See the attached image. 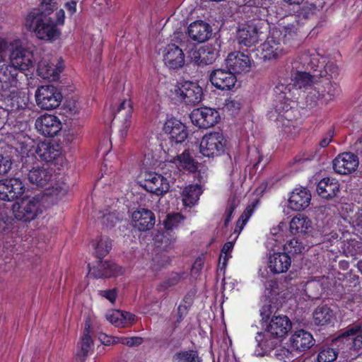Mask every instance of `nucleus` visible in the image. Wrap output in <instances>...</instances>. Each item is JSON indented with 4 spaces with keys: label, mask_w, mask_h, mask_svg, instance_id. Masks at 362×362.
Wrapping results in <instances>:
<instances>
[{
    "label": "nucleus",
    "mask_w": 362,
    "mask_h": 362,
    "mask_svg": "<svg viewBox=\"0 0 362 362\" xmlns=\"http://www.w3.org/2000/svg\"><path fill=\"white\" fill-rule=\"evenodd\" d=\"M292 76V83L286 84L279 83L274 88V107L268 112L270 120L276 123L285 132L292 133L291 127L293 126L297 111L291 106V102L296 98V91L310 86L313 77L305 70L295 69Z\"/></svg>",
    "instance_id": "f257e3e1"
},
{
    "label": "nucleus",
    "mask_w": 362,
    "mask_h": 362,
    "mask_svg": "<svg viewBox=\"0 0 362 362\" xmlns=\"http://www.w3.org/2000/svg\"><path fill=\"white\" fill-rule=\"evenodd\" d=\"M57 8L55 0H41L38 8L32 10L26 16L25 26L42 40L52 42L58 39L61 32L49 14Z\"/></svg>",
    "instance_id": "f03ea898"
},
{
    "label": "nucleus",
    "mask_w": 362,
    "mask_h": 362,
    "mask_svg": "<svg viewBox=\"0 0 362 362\" xmlns=\"http://www.w3.org/2000/svg\"><path fill=\"white\" fill-rule=\"evenodd\" d=\"M26 79V75L10 64L0 65V90L2 94L11 99L13 106L16 108L26 105L27 98L23 90L22 84Z\"/></svg>",
    "instance_id": "7ed1b4c3"
},
{
    "label": "nucleus",
    "mask_w": 362,
    "mask_h": 362,
    "mask_svg": "<svg viewBox=\"0 0 362 362\" xmlns=\"http://www.w3.org/2000/svg\"><path fill=\"white\" fill-rule=\"evenodd\" d=\"M291 328V322L287 316H273L265 330L257 334V346L265 351L274 349Z\"/></svg>",
    "instance_id": "20e7f679"
},
{
    "label": "nucleus",
    "mask_w": 362,
    "mask_h": 362,
    "mask_svg": "<svg viewBox=\"0 0 362 362\" xmlns=\"http://www.w3.org/2000/svg\"><path fill=\"white\" fill-rule=\"evenodd\" d=\"M13 214L18 221L28 222L42 212V205L38 197H26L13 204Z\"/></svg>",
    "instance_id": "39448f33"
},
{
    "label": "nucleus",
    "mask_w": 362,
    "mask_h": 362,
    "mask_svg": "<svg viewBox=\"0 0 362 362\" xmlns=\"http://www.w3.org/2000/svg\"><path fill=\"white\" fill-rule=\"evenodd\" d=\"M10 64L16 66L21 72L30 70L34 66L33 54L22 45L19 39L10 42Z\"/></svg>",
    "instance_id": "423d86ee"
},
{
    "label": "nucleus",
    "mask_w": 362,
    "mask_h": 362,
    "mask_svg": "<svg viewBox=\"0 0 362 362\" xmlns=\"http://www.w3.org/2000/svg\"><path fill=\"white\" fill-rule=\"evenodd\" d=\"M227 140L221 132H214L205 134L200 142V153L206 157L214 158L225 151Z\"/></svg>",
    "instance_id": "0eeeda50"
},
{
    "label": "nucleus",
    "mask_w": 362,
    "mask_h": 362,
    "mask_svg": "<svg viewBox=\"0 0 362 362\" xmlns=\"http://www.w3.org/2000/svg\"><path fill=\"white\" fill-rule=\"evenodd\" d=\"M175 98L187 105H198L202 100L203 91L196 82L189 81L180 83L173 90Z\"/></svg>",
    "instance_id": "6e6552de"
},
{
    "label": "nucleus",
    "mask_w": 362,
    "mask_h": 362,
    "mask_svg": "<svg viewBox=\"0 0 362 362\" xmlns=\"http://www.w3.org/2000/svg\"><path fill=\"white\" fill-rule=\"evenodd\" d=\"M35 97L37 105L46 110L58 107L63 98L60 90L52 85H44L38 87Z\"/></svg>",
    "instance_id": "1a4fd4ad"
},
{
    "label": "nucleus",
    "mask_w": 362,
    "mask_h": 362,
    "mask_svg": "<svg viewBox=\"0 0 362 362\" xmlns=\"http://www.w3.org/2000/svg\"><path fill=\"white\" fill-rule=\"evenodd\" d=\"M30 160H33V157L28 156L23 163L21 168L22 174L30 184L37 187L45 186L51 180L52 174L44 167L29 166L28 163Z\"/></svg>",
    "instance_id": "9d476101"
},
{
    "label": "nucleus",
    "mask_w": 362,
    "mask_h": 362,
    "mask_svg": "<svg viewBox=\"0 0 362 362\" xmlns=\"http://www.w3.org/2000/svg\"><path fill=\"white\" fill-rule=\"evenodd\" d=\"M359 165L356 155L351 152L339 154L332 161L334 171L339 175H350L354 173Z\"/></svg>",
    "instance_id": "9b49d317"
},
{
    "label": "nucleus",
    "mask_w": 362,
    "mask_h": 362,
    "mask_svg": "<svg viewBox=\"0 0 362 362\" xmlns=\"http://www.w3.org/2000/svg\"><path fill=\"white\" fill-rule=\"evenodd\" d=\"M220 118L218 112L210 107L194 109L190 114L192 122L199 128L207 129L215 125Z\"/></svg>",
    "instance_id": "f8f14e48"
},
{
    "label": "nucleus",
    "mask_w": 362,
    "mask_h": 362,
    "mask_svg": "<svg viewBox=\"0 0 362 362\" xmlns=\"http://www.w3.org/2000/svg\"><path fill=\"white\" fill-rule=\"evenodd\" d=\"M142 186L146 191L158 196L167 193L170 189V183L167 178L154 172L144 174Z\"/></svg>",
    "instance_id": "ddd939ff"
},
{
    "label": "nucleus",
    "mask_w": 362,
    "mask_h": 362,
    "mask_svg": "<svg viewBox=\"0 0 362 362\" xmlns=\"http://www.w3.org/2000/svg\"><path fill=\"white\" fill-rule=\"evenodd\" d=\"M35 128L45 136L52 137L62 129V125L59 119L53 115L45 114L35 120Z\"/></svg>",
    "instance_id": "4468645a"
},
{
    "label": "nucleus",
    "mask_w": 362,
    "mask_h": 362,
    "mask_svg": "<svg viewBox=\"0 0 362 362\" xmlns=\"http://www.w3.org/2000/svg\"><path fill=\"white\" fill-rule=\"evenodd\" d=\"M25 186L19 178L0 182V200L11 202L24 192Z\"/></svg>",
    "instance_id": "2eb2a0df"
},
{
    "label": "nucleus",
    "mask_w": 362,
    "mask_h": 362,
    "mask_svg": "<svg viewBox=\"0 0 362 362\" xmlns=\"http://www.w3.org/2000/svg\"><path fill=\"white\" fill-rule=\"evenodd\" d=\"M320 64V54L315 49L301 52L292 62L293 69L316 70Z\"/></svg>",
    "instance_id": "dca6fc26"
},
{
    "label": "nucleus",
    "mask_w": 362,
    "mask_h": 362,
    "mask_svg": "<svg viewBox=\"0 0 362 362\" xmlns=\"http://www.w3.org/2000/svg\"><path fill=\"white\" fill-rule=\"evenodd\" d=\"M286 52V47L282 45L280 38L274 33L261 45V54L264 59H276Z\"/></svg>",
    "instance_id": "f3484780"
},
{
    "label": "nucleus",
    "mask_w": 362,
    "mask_h": 362,
    "mask_svg": "<svg viewBox=\"0 0 362 362\" xmlns=\"http://www.w3.org/2000/svg\"><path fill=\"white\" fill-rule=\"evenodd\" d=\"M210 81L218 89L227 90H230L235 86L237 78L235 74L229 69L228 70L217 69L211 73Z\"/></svg>",
    "instance_id": "a211bd4d"
},
{
    "label": "nucleus",
    "mask_w": 362,
    "mask_h": 362,
    "mask_svg": "<svg viewBox=\"0 0 362 362\" xmlns=\"http://www.w3.org/2000/svg\"><path fill=\"white\" fill-rule=\"evenodd\" d=\"M226 64L235 74H240L250 71L251 60L247 54L240 52H234L228 55Z\"/></svg>",
    "instance_id": "6ab92c4d"
},
{
    "label": "nucleus",
    "mask_w": 362,
    "mask_h": 362,
    "mask_svg": "<svg viewBox=\"0 0 362 362\" xmlns=\"http://www.w3.org/2000/svg\"><path fill=\"white\" fill-rule=\"evenodd\" d=\"M123 272V268L114 262L99 261L96 266L89 268L88 274L94 278H109L120 275Z\"/></svg>",
    "instance_id": "aec40b11"
},
{
    "label": "nucleus",
    "mask_w": 362,
    "mask_h": 362,
    "mask_svg": "<svg viewBox=\"0 0 362 362\" xmlns=\"http://www.w3.org/2000/svg\"><path fill=\"white\" fill-rule=\"evenodd\" d=\"M163 131L168 135L171 141L177 144L183 142L187 137V132L184 124L174 118L165 122Z\"/></svg>",
    "instance_id": "412c9836"
},
{
    "label": "nucleus",
    "mask_w": 362,
    "mask_h": 362,
    "mask_svg": "<svg viewBox=\"0 0 362 362\" xmlns=\"http://www.w3.org/2000/svg\"><path fill=\"white\" fill-rule=\"evenodd\" d=\"M236 37L241 46L250 47L258 42L259 35L255 25L245 24L239 27Z\"/></svg>",
    "instance_id": "4be33fe9"
},
{
    "label": "nucleus",
    "mask_w": 362,
    "mask_h": 362,
    "mask_svg": "<svg viewBox=\"0 0 362 362\" xmlns=\"http://www.w3.org/2000/svg\"><path fill=\"white\" fill-rule=\"evenodd\" d=\"M218 56L216 45H206L193 52L192 59L199 65L204 66L212 64Z\"/></svg>",
    "instance_id": "5701e85b"
},
{
    "label": "nucleus",
    "mask_w": 362,
    "mask_h": 362,
    "mask_svg": "<svg viewBox=\"0 0 362 362\" xmlns=\"http://www.w3.org/2000/svg\"><path fill=\"white\" fill-rule=\"evenodd\" d=\"M132 220L134 227L140 231L150 230L155 224L153 213L144 208L134 211L132 214Z\"/></svg>",
    "instance_id": "b1692460"
},
{
    "label": "nucleus",
    "mask_w": 362,
    "mask_h": 362,
    "mask_svg": "<svg viewBox=\"0 0 362 362\" xmlns=\"http://www.w3.org/2000/svg\"><path fill=\"white\" fill-rule=\"evenodd\" d=\"M188 35L194 41L204 42L211 37L212 28L209 23L203 21H196L189 25Z\"/></svg>",
    "instance_id": "393cba45"
},
{
    "label": "nucleus",
    "mask_w": 362,
    "mask_h": 362,
    "mask_svg": "<svg viewBox=\"0 0 362 362\" xmlns=\"http://www.w3.org/2000/svg\"><path fill=\"white\" fill-rule=\"evenodd\" d=\"M311 200V194L304 187L296 188L288 199V206L294 211H301L307 208Z\"/></svg>",
    "instance_id": "a878e982"
},
{
    "label": "nucleus",
    "mask_w": 362,
    "mask_h": 362,
    "mask_svg": "<svg viewBox=\"0 0 362 362\" xmlns=\"http://www.w3.org/2000/svg\"><path fill=\"white\" fill-rule=\"evenodd\" d=\"M291 257L286 252H275L269 254L268 257V267L274 274L286 272L290 266Z\"/></svg>",
    "instance_id": "bb28decb"
},
{
    "label": "nucleus",
    "mask_w": 362,
    "mask_h": 362,
    "mask_svg": "<svg viewBox=\"0 0 362 362\" xmlns=\"http://www.w3.org/2000/svg\"><path fill=\"white\" fill-rule=\"evenodd\" d=\"M163 61L170 69H175L182 67L185 64L182 50L177 45H168L164 50Z\"/></svg>",
    "instance_id": "cd10ccee"
},
{
    "label": "nucleus",
    "mask_w": 362,
    "mask_h": 362,
    "mask_svg": "<svg viewBox=\"0 0 362 362\" xmlns=\"http://www.w3.org/2000/svg\"><path fill=\"white\" fill-rule=\"evenodd\" d=\"M274 34L280 38L282 45L286 47L287 52L290 47L298 45L301 40L297 28L293 24L284 26L281 30L274 32Z\"/></svg>",
    "instance_id": "c85d7f7f"
},
{
    "label": "nucleus",
    "mask_w": 362,
    "mask_h": 362,
    "mask_svg": "<svg viewBox=\"0 0 362 362\" xmlns=\"http://www.w3.org/2000/svg\"><path fill=\"white\" fill-rule=\"evenodd\" d=\"M290 347L296 351H305L314 344L312 334L303 329L296 331L289 339Z\"/></svg>",
    "instance_id": "c756f323"
},
{
    "label": "nucleus",
    "mask_w": 362,
    "mask_h": 362,
    "mask_svg": "<svg viewBox=\"0 0 362 362\" xmlns=\"http://www.w3.org/2000/svg\"><path fill=\"white\" fill-rule=\"evenodd\" d=\"M106 319L117 327H126L136 322V316L130 313L118 310H111L106 314Z\"/></svg>",
    "instance_id": "7c9ffc66"
},
{
    "label": "nucleus",
    "mask_w": 362,
    "mask_h": 362,
    "mask_svg": "<svg viewBox=\"0 0 362 362\" xmlns=\"http://www.w3.org/2000/svg\"><path fill=\"white\" fill-rule=\"evenodd\" d=\"M132 111V103L130 100H124L117 107L116 116L119 118H123L124 119L120 129V133L122 137L127 135V131L130 127Z\"/></svg>",
    "instance_id": "2f4dec72"
},
{
    "label": "nucleus",
    "mask_w": 362,
    "mask_h": 362,
    "mask_svg": "<svg viewBox=\"0 0 362 362\" xmlns=\"http://www.w3.org/2000/svg\"><path fill=\"white\" fill-rule=\"evenodd\" d=\"M35 152L42 160L46 162H52L61 155L59 146L49 142L38 144Z\"/></svg>",
    "instance_id": "473e14b6"
},
{
    "label": "nucleus",
    "mask_w": 362,
    "mask_h": 362,
    "mask_svg": "<svg viewBox=\"0 0 362 362\" xmlns=\"http://www.w3.org/2000/svg\"><path fill=\"white\" fill-rule=\"evenodd\" d=\"M340 337L349 342L351 349L356 351L362 349V328L358 323L349 327Z\"/></svg>",
    "instance_id": "72a5a7b5"
},
{
    "label": "nucleus",
    "mask_w": 362,
    "mask_h": 362,
    "mask_svg": "<svg viewBox=\"0 0 362 362\" xmlns=\"http://www.w3.org/2000/svg\"><path fill=\"white\" fill-rule=\"evenodd\" d=\"M339 191V184L334 178H323L317 186L318 194L324 199H331L335 197Z\"/></svg>",
    "instance_id": "f704fd0d"
},
{
    "label": "nucleus",
    "mask_w": 362,
    "mask_h": 362,
    "mask_svg": "<svg viewBox=\"0 0 362 362\" xmlns=\"http://www.w3.org/2000/svg\"><path fill=\"white\" fill-rule=\"evenodd\" d=\"M62 70V66H57L54 63H50L45 59L41 60L37 65L38 75L45 79L56 80Z\"/></svg>",
    "instance_id": "c9c22d12"
},
{
    "label": "nucleus",
    "mask_w": 362,
    "mask_h": 362,
    "mask_svg": "<svg viewBox=\"0 0 362 362\" xmlns=\"http://www.w3.org/2000/svg\"><path fill=\"white\" fill-rule=\"evenodd\" d=\"M312 229L311 221L302 214L294 216L290 222V230L293 234H306Z\"/></svg>",
    "instance_id": "e433bc0d"
},
{
    "label": "nucleus",
    "mask_w": 362,
    "mask_h": 362,
    "mask_svg": "<svg viewBox=\"0 0 362 362\" xmlns=\"http://www.w3.org/2000/svg\"><path fill=\"white\" fill-rule=\"evenodd\" d=\"M202 191L197 185H189L182 191V202L185 206H194L199 199Z\"/></svg>",
    "instance_id": "4c0bfd02"
},
{
    "label": "nucleus",
    "mask_w": 362,
    "mask_h": 362,
    "mask_svg": "<svg viewBox=\"0 0 362 362\" xmlns=\"http://www.w3.org/2000/svg\"><path fill=\"white\" fill-rule=\"evenodd\" d=\"M333 317V311L327 305L318 306L313 313V321L316 325L329 324Z\"/></svg>",
    "instance_id": "58836bf2"
},
{
    "label": "nucleus",
    "mask_w": 362,
    "mask_h": 362,
    "mask_svg": "<svg viewBox=\"0 0 362 362\" xmlns=\"http://www.w3.org/2000/svg\"><path fill=\"white\" fill-rule=\"evenodd\" d=\"M315 92H317L318 99L324 100L327 103L339 94V88L337 84L327 81L322 88H318V90H315ZM313 95H315V93H313Z\"/></svg>",
    "instance_id": "ea45409f"
},
{
    "label": "nucleus",
    "mask_w": 362,
    "mask_h": 362,
    "mask_svg": "<svg viewBox=\"0 0 362 362\" xmlns=\"http://www.w3.org/2000/svg\"><path fill=\"white\" fill-rule=\"evenodd\" d=\"M81 354L85 356L93 348V340L90 337V320L86 321L81 341L80 342Z\"/></svg>",
    "instance_id": "a19ab883"
},
{
    "label": "nucleus",
    "mask_w": 362,
    "mask_h": 362,
    "mask_svg": "<svg viewBox=\"0 0 362 362\" xmlns=\"http://www.w3.org/2000/svg\"><path fill=\"white\" fill-rule=\"evenodd\" d=\"M173 362H202L197 351L183 350L175 353L172 358Z\"/></svg>",
    "instance_id": "79ce46f5"
},
{
    "label": "nucleus",
    "mask_w": 362,
    "mask_h": 362,
    "mask_svg": "<svg viewBox=\"0 0 362 362\" xmlns=\"http://www.w3.org/2000/svg\"><path fill=\"white\" fill-rule=\"evenodd\" d=\"M287 226L284 222H281L276 227H274L271 229L272 238H269L267 241V247L274 250L272 247V241H275L278 244H281L284 240V230H286Z\"/></svg>",
    "instance_id": "37998d69"
},
{
    "label": "nucleus",
    "mask_w": 362,
    "mask_h": 362,
    "mask_svg": "<svg viewBox=\"0 0 362 362\" xmlns=\"http://www.w3.org/2000/svg\"><path fill=\"white\" fill-rule=\"evenodd\" d=\"M175 163L176 165H178L179 167L191 172L197 169L194 160L187 151H184L182 154L177 156Z\"/></svg>",
    "instance_id": "c03bdc74"
},
{
    "label": "nucleus",
    "mask_w": 362,
    "mask_h": 362,
    "mask_svg": "<svg viewBox=\"0 0 362 362\" xmlns=\"http://www.w3.org/2000/svg\"><path fill=\"white\" fill-rule=\"evenodd\" d=\"M255 204L249 205L244 212L242 214L240 217L237 221L236 227L234 230V234L235 235L234 240H236L240 232L243 229L244 226L248 221L250 216L252 215L254 211Z\"/></svg>",
    "instance_id": "a18cd8bd"
},
{
    "label": "nucleus",
    "mask_w": 362,
    "mask_h": 362,
    "mask_svg": "<svg viewBox=\"0 0 362 362\" xmlns=\"http://www.w3.org/2000/svg\"><path fill=\"white\" fill-rule=\"evenodd\" d=\"M175 241V238L170 232L166 231L159 232L155 235V242L158 244V247L166 250Z\"/></svg>",
    "instance_id": "49530a36"
},
{
    "label": "nucleus",
    "mask_w": 362,
    "mask_h": 362,
    "mask_svg": "<svg viewBox=\"0 0 362 362\" xmlns=\"http://www.w3.org/2000/svg\"><path fill=\"white\" fill-rule=\"evenodd\" d=\"M96 256L98 258L106 255L112 247L110 240L107 237L101 238L97 243H93Z\"/></svg>",
    "instance_id": "de8ad7c7"
},
{
    "label": "nucleus",
    "mask_w": 362,
    "mask_h": 362,
    "mask_svg": "<svg viewBox=\"0 0 362 362\" xmlns=\"http://www.w3.org/2000/svg\"><path fill=\"white\" fill-rule=\"evenodd\" d=\"M184 217L180 213L169 214L163 221L164 227L167 230L176 228L183 221Z\"/></svg>",
    "instance_id": "09e8293b"
},
{
    "label": "nucleus",
    "mask_w": 362,
    "mask_h": 362,
    "mask_svg": "<svg viewBox=\"0 0 362 362\" xmlns=\"http://www.w3.org/2000/svg\"><path fill=\"white\" fill-rule=\"evenodd\" d=\"M338 356L337 350L326 347L322 349L317 355V362H334Z\"/></svg>",
    "instance_id": "8fccbe9b"
},
{
    "label": "nucleus",
    "mask_w": 362,
    "mask_h": 362,
    "mask_svg": "<svg viewBox=\"0 0 362 362\" xmlns=\"http://www.w3.org/2000/svg\"><path fill=\"white\" fill-rule=\"evenodd\" d=\"M284 247L288 252L295 254L301 253L305 250L303 244L296 238L291 240Z\"/></svg>",
    "instance_id": "3c124183"
},
{
    "label": "nucleus",
    "mask_w": 362,
    "mask_h": 362,
    "mask_svg": "<svg viewBox=\"0 0 362 362\" xmlns=\"http://www.w3.org/2000/svg\"><path fill=\"white\" fill-rule=\"evenodd\" d=\"M181 280V276L178 274H173L161 283L158 288L159 291L165 290L170 287L174 286L177 284Z\"/></svg>",
    "instance_id": "603ef678"
},
{
    "label": "nucleus",
    "mask_w": 362,
    "mask_h": 362,
    "mask_svg": "<svg viewBox=\"0 0 362 362\" xmlns=\"http://www.w3.org/2000/svg\"><path fill=\"white\" fill-rule=\"evenodd\" d=\"M144 340L140 337H117V342L127 345L128 346H139L143 343Z\"/></svg>",
    "instance_id": "864d4df0"
},
{
    "label": "nucleus",
    "mask_w": 362,
    "mask_h": 362,
    "mask_svg": "<svg viewBox=\"0 0 362 362\" xmlns=\"http://www.w3.org/2000/svg\"><path fill=\"white\" fill-rule=\"evenodd\" d=\"M102 223L106 226H113L119 219L120 217L117 216L115 213H108L100 217Z\"/></svg>",
    "instance_id": "5fc2aeb1"
},
{
    "label": "nucleus",
    "mask_w": 362,
    "mask_h": 362,
    "mask_svg": "<svg viewBox=\"0 0 362 362\" xmlns=\"http://www.w3.org/2000/svg\"><path fill=\"white\" fill-rule=\"evenodd\" d=\"M11 160L7 157L0 155V175H4L9 172L11 168Z\"/></svg>",
    "instance_id": "6e6d98bb"
},
{
    "label": "nucleus",
    "mask_w": 362,
    "mask_h": 362,
    "mask_svg": "<svg viewBox=\"0 0 362 362\" xmlns=\"http://www.w3.org/2000/svg\"><path fill=\"white\" fill-rule=\"evenodd\" d=\"M98 294L108 300L111 303H114L116 298L117 296V290L115 288L112 289H107V290H100L98 291Z\"/></svg>",
    "instance_id": "4d7b16f0"
},
{
    "label": "nucleus",
    "mask_w": 362,
    "mask_h": 362,
    "mask_svg": "<svg viewBox=\"0 0 362 362\" xmlns=\"http://www.w3.org/2000/svg\"><path fill=\"white\" fill-rule=\"evenodd\" d=\"M260 315L262 317V320L264 321H267L270 317L272 313H273L272 307L269 303L264 304L260 309Z\"/></svg>",
    "instance_id": "13d9d810"
},
{
    "label": "nucleus",
    "mask_w": 362,
    "mask_h": 362,
    "mask_svg": "<svg viewBox=\"0 0 362 362\" xmlns=\"http://www.w3.org/2000/svg\"><path fill=\"white\" fill-rule=\"evenodd\" d=\"M99 340L102 344L105 345H111L117 344V337H113L112 336H108L106 334L100 333L98 336Z\"/></svg>",
    "instance_id": "bf43d9fd"
},
{
    "label": "nucleus",
    "mask_w": 362,
    "mask_h": 362,
    "mask_svg": "<svg viewBox=\"0 0 362 362\" xmlns=\"http://www.w3.org/2000/svg\"><path fill=\"white\" fill-rule=\"evenodd\" d=\"M233 245V241H229L224 244L221 250L222 254L220 256V259L223 258V264L226 262L228 259V253L232 250Z\"/></svg>",
    "instance_id": "052dcab7"
},
{
    "label": "nucleus",
    "mask_w": 362,
    "mask_h": 362,
    "mask_svg": "<svg viewBox=\"0 0 362 362\" xmlns=\"http://www.w3.org/2000/svg\"><path fill=\"white\" fill-rule=\"evenodd\" d=\"M10 52V43L8 44L5 40L0 38V58L3 59L6 56V52Z\"/></svg>",
    "instance_id": "680f3d73"
},
{
    "label": "nucleus",
    "mask_w": 362,
    "mask_h": 362,
    "mask_svg": "<svg viewBox=\"0 0 362 362\" xmlns=\"http://www.w3.org/2000/svg\"><path fill=\"white\" fill-rule=\"evenodd\" d=\"M57 16V22L55 23L56 26L57 25H64V18H65V13L63 9H60L56 13Z\"/></svg>",
    "instance_id": "e2e57ef3"
},
{
    "label": "nucleus",
    "mask_w": 362,
    "mask_h": 362,
    "mask_svg": "<svg viewBox=\"0 0 362 362\" xmlns=\"http://www.w3.org/2000/svg\"><path fill=\"white\" fill-rule=\"evenodd\" d=\"M65 7L69 12L74 13L76 11V1H71L65 4Z\"/></svg>",
    "instance_id": "0e129e2a"
},
{
    "label": "nucleus",
    "mask_w": 362,
    "mask_h": 362,
    "mask_svg": "<svg viewBox=\"0 0 362 362\" xmlns=\"http://www.w3.org/2000/svg\"><path fill=\"white\" fill-rule=\"evenodd\" d=\"M326 71H331V76L333 77L338 74V68L333 64H327L326 66Z\"/></svg>",
    "instance_id": "69168bd1"
},
{
    "label": "nucleus",
    "mask_w": 362,
    "mask_h": 362,
    "mask_svg": "<svg viewBox=\"0 0 362 362\" xmlns=\"http://www.w3.org/2000/svg\"><path fill=\"white\" fill-rule=\"evenodd\" d=\"M332 134L329 133L327 136L323 138L320 142V146L322 148L327 146L332 141Z\"/></svg>",
    "instance_id": "338daca9"
},
{
    "label": "nucleus",
    "mask_w": 362,
    "mask_h": 362,
    "mask_svg": "<svg viewBox=\"0 0 362 362\" xmlns=\"http://www.w3.org/2000/svg\"><path fill=\"white\" fill-rule=\"evenodd\" d=\"M234 209H235L234 206L231 205L226 209V217L225 219L226 225L230 221L231 216L234 211Z\"/></svg>",
    "instance_id": "774afa93"
}]
</instances>
